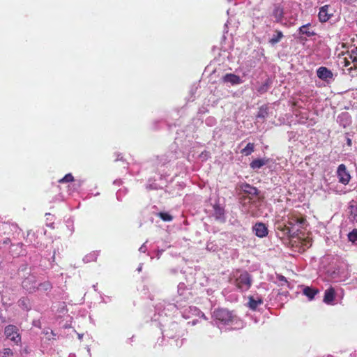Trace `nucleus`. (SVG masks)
Here are the masks:
<instances>
[{"label":"nucleus","instance_id":"f257e3e1","mask_svg":"<svg viewBox=\"0 0 357 357\" xmlns=\"http://www.w3.org/2000/svg\"><path fill=\"white\" fill-rule=\"evenodd\" d=\"M305 225V218L294 212H289L281 218L278 217L275 229L280 238H291L296 236Z\"/></svg>","mask_w":357,"mask_h":357},{"label":"nucleus","instance_id":"f03ea898","mask_svg":"<svg viewBox=\"0 0 357 357\" xmlns=\"http://www.w3.org/2000/svg\"><path fill=\"white\" fill-rule=\"evenodd\" d=\"M213 321L220 330H237L243 327V321L226 309H218L213 312Z\"/></svg>","mask_w":357,"mask_h":357},{"label":"nucleus","instance_id":"7ed1b4c3","mask_svg":"<svg viewBox=\"0 0 357 357\" xmlns=\"http://www.w3.org/2000/svg\"><path fill=\"white\" fill-rule=\"evenodd\" d=\"M230 282L239 291L243 292L248 291L252 286V278L248 271L238 269L232 272Z\"/></svg>","mask_w":357,"mask_h":357},{"label":"nucleus","instance_id":"20e7f679","mask_svg":"<svg viewBox=\"0 0 357 357\" xmlns=\"http://www.w3.org/2000/svg\"><path fill=\"white\" fill-rule=\"evenodd\" d=\"M190 292L186 289V286L183 282H180L178 285V296L173 304H169L168 306L170 309L176 308L181 309L183 307L181 301L189 299Z\"/></svg>","mask_w":357,"mask_h":357},{"label":"nucleus","instance_id":"39448f33","mask_svg":"<svg viewBox=\"0 0 357 357\" xmlns=\"http://www.w3.org/2000/svg\"><path fill=\"white\" fill-rule=\"evenodd\" d=\"M4 334L7 339L18 345L21 342V336L16 326L8 325L5 327Z\"/></svg>","mask_w":357,"mask_h":357},{"label":"nucleus","instance_id":"423d86ee","mask_svg":"<svg viewBox=\"0 0 357 357\" xmlns=\"http://www.w3.org/2000/svg\"><path fill=\"white\" fill-rule=\"evenodd\" d=\"M295 115L298 117V121L301 124L306 125L307 127L312 126L315 124L316 121L311 115L313 114L308 112L306 110L304 111H295Z\"/></svg>","mask_w":357,"mask_h":357},{"label":"nucleus","instance_id":"0eeeda50","mask_svg":"<svg viewBox=\"0 0 357 357\" xmlns=\"http://www.w3.org/2000/svg\"><path fill=\"white\" fill-rule=\"evenodd\" d=\"M337 176L339 183L346 185L351 180V175L348 172L347 167L344 164H340L337 169Z\"/></svg>","mask_w":357,"mask_h":357},{"label":"nucleus","instance_id":"6e6552de","mask_svg":"<svg viewBox=\"0 0 357 357\" xmlns=\"http://www.w3.org/2000/svg\"><path fill=\"white\" fill-rule=\"evenodd\" d=\"M183 308V310L181 312V313H182L183 317L185 319H189V318L192 317V316H195V317H202L205 320L206 319V317L204 315V314L202 311H200L199 309H198L196 307L188 306L186 307L185 305H183L182 309ZM180 310H181V308Z\"/></svg>","mask_w":357,"mask_h":357},{"label":"nucleus","instance_id":"1a4fd4ad","mask_svg":"<svg viewBox=\"0 0 357 357\" xmlns=\"http://www.w3.org/2000/svg\"><path fill=\"white\" fill-rule=\"evenodd\" d=\"M317 77L328 84L334 81L333 73L331 70L324 66H321L317 70Z\"/></svg>","mask_w":357,"mask_h":357},{"label":"nucleus","instance_id":"9d476101","mask_svg":"<svg viewBox=\"0 0 357 357\" xmlns=\"http://www.w3.org/2000/svg\"><path fill=\"white\" fill-rule=\"evenodd\" d=\"M22 285V287L29 293L35 291L38 288V282L36 281L34 275H29L25 278L23 280Z\"/></svg>","mask_w":357,"mask_h":357},{"label":"nucleus","instance_id":"9b49d317","mask_svg":"<svg viewBox=\"0 0 357 357\" xmlns=\"http://www.w3.org/2000/svg\"><path fill=\"white\" fill-rule=\"evenodd\" d=\"M252 231L257 237L264 238L268 235V228L265 224L257 222L252 227Z\"/></svg>","mask_w":357,"mask_h":357},{"label":"nucleus","instance_id":"f8f14e48","mask_svg":"<svg viewBox=\"0 0 357 357\" xmlns=\"http://www.w3.org/2000/svg\"><path fill=\"white\" fill-rule=\"evenodd\" d=\"M329 8H330L329 5H325L324 6H321L319 8L318 17L321 22H327L328 20H330V18L333 15L332 13H329V12H328Z\"/></svg>","mask_w":357,"mask_h":357},{"label":"nucleus","instance_id":"ddd939ff","mask_svg":"<svg viewBox=\"0 0 357 357\" xmlns=\"http://www.w3.org/2000/svg\"><path fill=\"white\" fill-rule=\"evenodd\" d=\"M242 211L250 215H256V209L255 204L251 202L250 199L245 198L243 200Z\"/></svg>","mask_w":357,"mask_h":357},{"label":"nucleus","instance_id":"4468645a","mask_svg":"<svg viewBox=\"0 0 357 357\" xmlns=\"http://www.w3.org/2000/svg\"><path fill=\"white\" fill-rule=\"evenodd\" d=\"M335 298V291L334 288L330 287L324 292V302L327 305H333L335 304L334 300Z\"/></svg>","mask_w":357,"mask_h":357},{"label":"nucleus","instance_id":"2eb2a0df","mask_svg":"<svg viewBox=\"0 0 357 357\" xmlns=\"http://www.w3.org/2000/svg\"><path fill=\"white\" fill-rule=\"evenodd\" d=\"M222 81L225 83H230L231 84H238L242 83L241 78L238 75L233 73H227L222 77Z\"/></svg>","mask_w":357,"mask_h":357},{"label":"nucleus","instance_id":"dca6fc26","mask_svg":"<svg viewBox=\"0 0 357 357\" xmlns=\"http://www.w3.org/2000/svg\"><path fill=\"white\" fill-rule=\"evenodd\" d=\"M269 160V158H267L255 159L250 162V167L251 169L256 171L267 165Z\"/></svg>","mask_w":357,"mask_h":357},{"label":"nucleus","instance_id":"f3484780","mask_svg":"<svg viewBox=\"0 0 357 357\" xmlns=\"http://www.w3.org/2000/svg\"><path fill=\"white\" fill-rule=\"evenodd\" d=\"M337 121L340 126L346 128L349 126L351 122V116L347 112H342L337 116Z\"/></svg>","mask_w":357,"mask_h":357},{"label":"nucleus","instance_id":"a211bd4d","mask_svg":"<svg viewBox=\"0 0 357 357\" xmlns=\"http://www.w3.org/2000/svg\"><path fill=\"white\" fill-rule=\"evenodd\" d=\"M213 208V215L215 217V218L220 221H224L225 210H224L223 207H222L219 204H215Z\"/></svg>","mask_w":357,"mask_h":357},{"label":"nucleus","instance_id":"6ab92c4d","mask_svg":"<svg viewBox=\"0 0 357 357\" xmlns=\"http://www.w3.org/2000/svg\"><path fill=\"white\" fill-rule=\"evenodd\" d=\"M318 293V289L315 288L308 286H304L303 288V294L305 295L309 301H312Z\"/></svg>","mask_w":357,"mask_h":357},{"label":"nucleus","instance_id":"aec40b11","mask_svg":"<svg viewBox=\"0 0 357 357\" xmlns=\"http://www.w3.org/2000/svg\"><path fill=\"white\" fill-rule=\"evenodd\" d=\"M262 303L263 300L260 297L250 296L249 298L248 307L252 310H256L258 306L261 305Z\"/></svg>","mask_w":357,"mask_h":357},{"label":"nucleus","instance_id":"412c9836","mask_svg":"<svg viewBox=\"0 0 357 357\" xmlns=\"http://www.w3.org/2000/svg\"><path fill=\"white\" fill-rule=\"evenodd\" d=\"M310 23H307L305 25L301 26L298 31L301 34L305 35L307 37H311L315 35V33L313 31H311L310 29Z\"/></svg>","mask_w":357,"mask_h":357},{"label":"nucleus","instance_id":"4be33fe9","mask_svg":"<svg viewBox=\"0 0 357 357\" xmlns=\"http://www.w3.org/2000/svg\"><path fill=\"white\" fill-rule=\"evenodd\" d=\"M98 255H99V251H93L84 257L83 261L84 263H90L92 261H96Z\"/></svg>","mask_w":357,"mask_h":357},{"label":"nucleus","instance_id":"5701e85b","mask_svg":"<svg viewBox=\"0 0 357 357\" xmlns=\"http://www.w3.org/2000/svg\"><path fill=\"white\" fill-rule=\"evenodd\" d=\"M283 9L280 6H275L274 8V10L273 11V15L275 18L277 22H280L282 19L283 18Z\"/></svg>","mask_w":357,"mask_h":357},{"label":"nucleus","instance_id":"b1692460","mask_svg":"<svg viewBox=\"0 0 357 357\" xmlns=\"http://www.w3.org/2000/svg\"><path fill=\"white\" fill-rule=\"evenodd\" d=\"M18 305L20 307L25 310H29L31 309L30 301L27 298H22L18 301Z\"/></svg>","mask_w":357,"mask_h":357},{"label":"nucleus","instance_id":"393cba45","mask_svg":"<svg viewBox=\"0 0 357 357\" xmlns=\"http://www.w3.org/2000/svg\"><path fill=\"white\" fill-rule=\"evenodd\" d=\"M283 33L281 31L276 30L275 34L273 35L269 42L273 45L276 44L283 38Z\"/></svg>","mask_w":357,"mask_h":357},{"label":"nucleus","instance_id":"a878e982","mask_svg":"<svg viewBox=\"0 0 357 357\" xmlns=\"http://www.w3.org/2000/svg\"><path fill=\"white\" fill-rule=\"evenodd\" d=\"M255 149V145L253 143H248L246 146L241 150V153L245 156L250 155Z\"/></svg>","mask_w":357,"mask_h":357},{"label":"nucleus","instance_id":"bb28decb","mask_svg":"<svg viewBox=\"0 0 357 357\" xmlns=\"http://www.w3.org/2000/svg\"><path fill=\"white\" fill-rule=\"evenodd\" d=\"M268 114V112L267 107H261L259 110V112H258L257 116V120L258 121L259 119L264 120L266 117H267Z\"/></svg>","mask_w":357,"mask_h":357},{"label":"nucleus","instance_id":"cd10ccee","mask_svg":"<svg viewBox=\"0 0 357 357\" xmlns=\"http://www.w3.org/2000/svg\"><path fill=\"white\" fill-rule=\"evenodd\" d=\"M243 190L248 193L250 195H256L257 192V189L255 187L251 186L249 184H245L242 186Z\"/></svg>","mask_w":357,"mask_h":357},{"label":"nucleus","instance_id":"c85d7f7f","mask_svg":"<svg viewBox=\"0 0 357 357\" xmlns=\"http://www.w3.org/2000/svg\"><path fill=\"white\" fill-rule=\"evenodd\" d=\"M74 181V177L71 173H68L66 174L62 178L59 180V183H70Z\"/></svg>","mask_w":357,"mask_h":357},{"label":"nucleus","instance_id":"c756f323","mask_svg":"<svg viewBox=\"0 0 357 357\" xmlns=\"http://www.w3.org/2000/svg\"><path fill=\"white\" fill-rule=\"evenodd\" d=\"M349 241L357 245V230L354 229L348 234Z\"/></svg>","mask_w":357,"mask_h":357},{"label":"nucleus","instance_id":"7c9ffc66","mask_svg":"<svg viewBox=\"0 0 357 357\" xmlns=\"http://www.w3.org/2000/svg\"><path fill=\"white\" fill-rule=\"evenodd\" d=\"M158 216L163 221H165V222H170L173 219V217L170 214H169L168 213H166V212H160V213H158Z\"/></svg>","mask_w":357,"mask_h":357},{"label":"nucleus","instance_id":"2f4dec72","mask_svg":"<svg viewBox=\"0 0 357 357\" xmlns=\"http://www.w3.org/2000/svg\"><path fill=\"white\" fill-rule=\"evenodd\" d=\"M38 289H43L44 291H47L51 289V284L48 282H45L43 283H38Z\"/></svg>","mask_w":357,"mask_h":357},{"label":"nucleus","instance_id":"473e14b6","mask_svg":"<svg viewBox=\"0 0 357 357\" xmlns=\"http://www.w3.org/2000/svg\"><path fill=\"white\" fill-rule=\"evenodd\" d=\"M277 280L281 286H284L288 283L286 278L282 275H277Z\"/></svg>","mask_w":357,"mask_h":357},{"label":"nucleus","instance_id":"72a5a7b5","mask_svg":"<svg viewBox=\"0 0 357 357\" xmlns=\"http://www.w3.org/2000/svg\"><path fill=\"white\" fill-rule=\"evenodd\" d=\"M351 213H354L352 220L357 222V208L354 206H351Z\"/></svg>","mask_w":357,"mask_h":357},{"label":"nucleus","instance_id":"f704fd0d","mask_svg":"<svg viewBox=\"0 0 357 357\" xmlns=\"http://www.w3.org/2000/svg\"><path fill=\"white\" fill-rule=\"evenodd\" d=\"M43 333L47 336V338L49 340L51 339L50 337V335L52 336V338H54V336H56V335L54 334V331L52 330H50V329H47V330H45L43 331Z\"/></svg>","mask_w":357,"mask_h":357},{"label":"nucleus","instance_id":"c9c22d12","mask_svg":"<svg viewBox=\"0 0 357 357\" xmlns=\"http://www.w3.org/2000/svg\"><path fill=\"white\" fill-rule=\"evenodd\" d=\"M13 353L12 350L9 348H6L3 349V357H11L13 356Z\"/></svg>","mask_w":357,"mask_h":357},{"label":"nucleus","instance_id":"e433bc0d","mask_svg":"<svg viewBox=\"0 0 357 357\" xmlns=\"http://www.w3.org/2000/svg\"><path fill=\"white\" fill-rule=\"evenodd\" d=\"M354 55L352 54V51L349 53V58L352 61V63H354V68L355 69H357V57H354Z\"/></svg>","mask_w":357,"mask_h":357},{"label":"nucleus","instance_id":"4c0bfd02","mask_svg":"<svg viewBox=\"0 0 357 357\" xmlns=\"http://www.w3.org/2000/svg\"><path fill=\"white\" fill-rule=\"evenodd\" d=\"M139 251L140 252H143V253L146 252V246L145 243H144V244H143V245L139 248Z\"/></svg>","mask_w":357,"mask_h":357},{"label":"nucleus","instance_id":"58836bf2","mask_svg":"<svg viewBox=\"0 0 357 357\" xmlns=\"http://www.w3.org/2000/svg\"><path fill=\"white\" fill-rule=\"evenodd\" d=\"M208 156V153H207V152H205V153L202 152V153L200 154V157H201L202 158H203L204 160L207 159Z\"/></svg>","mask_w":357,"mask_h":357},{"label":"nucleus","instance_id":"ea45409f","mask_svg":"<svg viewBox=\"0 0 357 357\" xmlns=\"http://www.w3.org/2000/svg\"><path fill=\"white\" fill-rule=\"evenodd\" d=\"M121 193H122V190L121 189H120V190H119L117 191V192H116V197H117L118 200H121Z\"/></svg>","mask_w":357,"mask_h":357},{"label":"nucleus","instance_id":"a19ab883","mask_svg":"<svg viewBox=\"0 0 357 357\" xmlns=\"http://www.w3.org/2000/svg\"><path fill=\"white\" fill-rule=\"evenodd\" d=\"M177 158V155L176 154H173L172 153L169 155V161H171L172 160H174Z\"/></svg>","mask_w":357,"mask_h":357},{"label":"nucleus","instance_id":"79ce46f5","mask_svg":"<svg viewBox=\"0 0 357 357\" xmlns=\"http://www.w3.org/2000/svg\"><path fill=\"white\" fill-rule=\"evenodd\" d=\"M33 325L34 326H36V327H40V321H38V320H34V321H33Z\"/></svg>","mask_w":357,"mask_h":357},{"label":"nucleus","instance_id":"37998d69","mask_svg":"<svg viewBox=\"0 0 357 357\" xmlns=\"http://www.w3.org/2000/svg\"><path fill=\"white\" fill-rule=\"evenodd\" d=\"M215 120L213 119H209L206 121L208 125H212L214 123Z\"/></svg>","mask_w":357,"mask_h":357},{"label":"nucleus","instance_id":"c03bdc74","mask_svg":"<svg viewBox=\"0 0 357 357\" xmlns=\"http://www.w3.org/2000/svg\"><path fill=\"white\" fill-rule=\"evenodd\" d=\"M197 321H198L197 319H193L191 321H189L188 324H191L192 326H195V325L197 324Z\"/></svg>","mask_w":357,"mask_h":357},{"label":"nucleus","instance_id":"a18cd8bd","mask_svg":"<svg viewBox=\"0 0 357 357\" xmlns=\"http://www.w3.org/2000/svg\"><path fill=\"white\" fill-rule=\"evenodd\" d=\"M121 183V180H116L114 181V184H115V185H120Z\"/></svg>","mask_w":357,"mask_h":357},{"label":"nucleus","instance_id":"49530a36","mask_svg":"<svg viewBox=\"0 0 357 357\" xmlns=\"http://www.w3.org/2000/svg\"><path fill=\"white\" fill-rule=\"evenodd\" d=\"M294 132H289V137L291 139V137H293V136H294Z\"/></svg>","mask_w":357,"mask_h":357},{"label":"nucleus","instance_id":"de8ad7c7","mask_svg":"<svg viewBox=\"0 0 357 357\" xmlns=\"http://www.w3.org/2000/svg\"><path fill=\"white\" fill-rule=\"evenodd\" d=\"M344 1L347 3H351L356 1V0H344Z\"/></svg>","mask_w":357,"mask_h":357},{"label":"nucleus","instance_id":"09e8293b","mask_svg":"<svg viewBox=\"0 0 357 357\" xmlns=\"http://www.w3.org/2000/svg\"><path fill=\"white\" fill-rule=\"evenodd\" d=\"M142 264H141L139 265V266L137 268V270L138 272H140L142 271Z\"/></svg>","mask_w":357,"mask_h":357},{"label":"nucleus","instance_id":"8fccbe9b","mask_svg":"<svg viewBox=\"0 0 357 357\" xmlns=\"http://www.w3.org/2000/svg\"><path fill=\"white\" fill-rule=\"evenodd\" d=\"M349 65V61L347 60V59H345V64L344 66H348Z\"/></svg>","mask_w":357,"mask_h":357},{"label":"nucleus","instance_id":"3c124183","mask_svg":"<svg viewBox=\"0 0 357 357\" xmlns=\"http://www.w3.org/2000/svg\"><path fill=\"white\" fill-rule=\"evenodd\" d=\"M347 143H348V144H349V145H351V140L350 139H347Z\"/></svg>","mask_w":357,"mask_h":357},{"label":"nucleus","instance_id":"603ef678","mask_svg":"<svg viewBox=\"0 0 357 357\" xmlns=\"http://www.w3.org/2000/svg\"><path fill=\"white\" fill-rule=\"evenodd\" d=\"M122 159V157L120 158V155H118V157L116 158V160H120Z\"/></svg>","mask_w":357,"mask_h":357},{"label":"nucleus","instance_id":"864d4df0","mask_svg":"<svg viewBox=\"0 0 357 357\" xmlns=\"http://www.w3.org/2000/svg\"><path fill=\"white\" fill-rule=\"evenodd\" d=\"M160 252L158 251V255H157L158 258H160Z\"/></svg>","mask_w":357,"mask_h":357},{"label":"nucleus","instance_id":"5fc2aeb1","mask_svg":"<svg viewBox=\"0 0 357 357\" xmlns=\"http://www.w3.org/2000/svg\"><path fill=\"white\" fill-rule=\"evenodd\" d=\"M75 184H73L72 187L73 188L74 190H76V188H75Z\"/></svg>","mask_w":357,"mask_h":357},{"label":"nucleus","instance_id":"6e6d98bb","mask_svg":"<svg viewBox=\"0 0 357 357\" xmlns=\"http://www.w3.org/2000/svg\"><path fill=\"white\" fill-rule=\"evenodd\" d=\"M82 335H79V338L81 339Z\"/></svg>","mask_w":357,"mask_h":357}]
</instances>
